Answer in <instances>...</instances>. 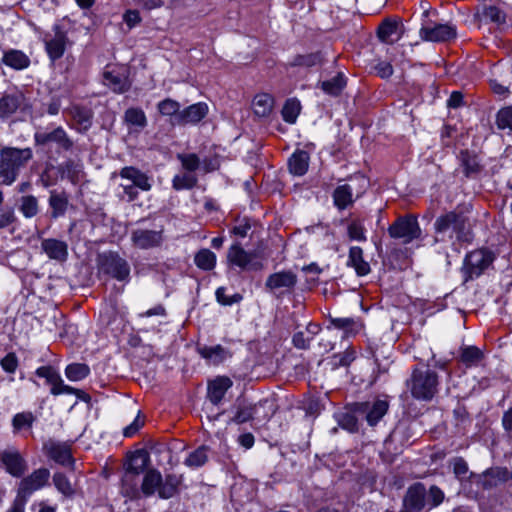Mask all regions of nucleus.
<instances>
[{
    "label": "nucleus",
    "mask_w": 512,
    "mask_h": 512,
    "mask_svg": "<svg viewBox=\"0 0 512 512\" xmlns=\"http://www.w3.org/2000/svg\"><path fill=\"white\" fill-rule=\"evenodd\" d=\"M434 231V243L453 242L454 238L459 242L471 240L469 220L462 211L453 210L437 217Z\"/></svg>",
    "instance_id": "f257e3e1"
},
{
    "label": "nucleus",
    "mask_w": 512,
    "mask_h": 512,
    "mask_svg": "<svg viewBox=\"0 0 512 512\" xmlns=\"http://www.w3.org/2000/svg\"><path fill=\"white\" fill-rule=\"evenodd\" d=\"M32 158L33 152L29 147H3L0 150V185H12Z\"/></svg>",
    "instance_id": "f03ea898"
},
{
    "label": "nucleus",
    "mask_w": 512,
    "mask_h": 512,
    "mask_svg": "<svg viewBox=\"0 0 512 512\" xmlns=\"http://www.w3.org/2000/svg\"><path fill=\"white\" fill-rule=\"evenodd\" d=\"M444 499L445 494L438 486L432 485L426 489L423 483L416 482L407 488L402 503H404V507L422 512L425 508L430 511L438 507Z\"/></svg>",
    "instance_id": "7ed1b4c3"
},
{
    "label": "nucleus",
    "mask_w": 512,
    "mask_h": 512,
    "mask_svg": "<svg viewBox=\"0 0 512 512\" xmlns=\"http://www.w3.org/2000/svg\"><path fill=\"white\" fill-rule=\"evenodd\" d=\"M149 464L150 456L144 449L136 450L130 455L122 479V491L125 496L139 498L140 492L137 487V477L149 469Z\"/></svg>",
    "instance_id": "20e7f679"
},
{
    "label": "nucleus",
    "mask_w": 512,
    "mask_h": 512,
    "mask_svg": "<svg viewBox=\"0 0 512 512\" xmlns=\"http://www.w3.org/2000/svg\"><path fill=\"white\" fill-rule=\"evenodd\" d=\"M438 375L432 370H421L415 367L411 376L406 380V386L411 395L422 401H430L438 392Z\"/></svg>",
    "instance_id": "39448f33"
},
{
    "label": "nucleus",
    "mask_w": 512,
    "mask_h": 512,
    "mask_svg": "<svg viewBox=\"0 0 512 512\" xmlns=\"http://www.w3.org/2000/svg\"><path fill=\"white\" fill-rule=\"evenodd\" d=\"M100 271L118 281H127L130 277V265L118 253L106 251L97 258Z\"/></svg>",
    "instance_id": "423d86ee"
},
{
    "label": "nucleus",
    "mask_w": 512,
    "mask_h": 512,
    "mask_svg": "<svg viewBox=\"0 0 512 512\" xmlns=\"http://www.w3.org/2000/svg\"><path fill=\"white\" fill-rule=\"evenodd\" d=\"M36 146L52 148L55 146L57 152L70 151L74 142L62 126H57L52 130H38L34 134Z\"/></svg>",
    "instance_id": "0eeeda50"
},
{
    "label": "nucleus",
    "mask_w": 512,
    "mask_h": 512,
    "mask_svg": "<svg viewBox=\"0 0 512 512\" xmlns=\"http://www.w3.org/2000/svg\"><path fill=\"white\" fill-rule=\"evenodd\" d=\"M388 233L391 238L400 239L403 244H409L413 240L421 237L422 231L417 217L409 214L398 217L389 228Z\"/></svg>",
    "instance_id": "6e6552de"
},
{
    "label": "nucleus",
    "mask_w": 512,
    "mask_h": 512,
    "mask_svg": "<svg viewBox=\"0 0 512 512\" xmlns=\"http://www.w3.org/2000/svg\"><path fill=\"white\" fill-rule=\"evenodd\" d=\"M50 476V471L47 468H39L23 477L17 488L18 501L26 504L34 492L48 485Z\"/></svg>",
    "instance_id": "1a4fd4ad"
},
{
    "label": "nucleus",
    "mask_w": 512,
    "mask_h": 512,
    "mask_svg": "<svg viewBox=\"0 0 512 512\" xmlns=\"http://www.w3.org/2000/svg\"><path fill=\"white\" fill-rule=\"evenodd\" d=\"M493 259V254L485 249H478L468 253L462 268L465 282L479 277L493 262Z\"/></svg>",
    "instance_id": "9d476101"
},
{
    "label": "nucleus",
    "mask_w": 512,
    "mask_h": 512,
    "mask_svg": "<svg viewBox=\"0 0 512 512\" xmlns=\"http://www.w3.org/2000/svg\"><path fill=\"white\" fill-rule=\"evenodd\" d=\"M389 403L386 400L354 403V411L365 419L369 426H375L388 412Z\"/></svg>",
    "instance_id": "9b49d317"
},
{
    "label": "nucleus",
    "mask_w": 512,
    "mask_h": 512,
    "mask_svg": "<svg viewBox=\"0 0 512 512\" xmlns=\"http://www.w3.org/2000/svg\"><path fill=\"white\" fill-rule=\"evenodd\" d=\"M297 275L292 271H280L268 276L265 288L279 296L291 292L297 284Z\"/></svg>",
    "instance_id": "f8f14e48"
},
{
    "label": "nucleus",
    "mask_w": 512,
    "mask_h": 512,
    "mask_svg": "<svg viewBox=\"0 0 512 512\" xmlns=\"http://www.w3.org/2000/svg\"><path fill=\"white\" fill-rule=\"evenodd\" d=\"M0 462L6 472L16 478L22 477L28 468L27 461L14 447L0 451Z\"/></svg>",
    "instance_id": "ddd939ff"
},
{
    "label": "nucleus",
    "mask_w": 512,
    "mask_h": 512,
    "mask_svg": "<svg viewBox=\"0 0 512 512\" xmlns=\"http://www.w3.org/2000/svg\"><path fill=\"white\" fill-rule=\"evenodd\" d=\"M471 476L476 477L477 484L484 490H492L509 480V470L507 467L496 466L478 475L472 473Z\"/></svg>",
    "instance_id": "4468645a"
},
{
    "label": "nucleus",
    "mask_w": 512,
    "mask_h": 512,
    "mask_svg": "<svg viewBox=\"0 0 512 512\" xmlns=\"http://www.w3.org/2000/svg\"><path fill=\"white\" fill-rule=\"evenodd\" d=\"M43 451L48 458L62 466H69L74 463L71 448L67 443L49 439L44 442Z\"/></svg>",
    "instance_id": "2eb2a0df"
},
{
    "label": "nucleus",
    "mask_w": 512,
    "mask_h": 512,
    "mask_svg": "<svg viewBox=\"0 0 512 512\" xmlns=\"http://www.w3.org/2000/svg\"><path fill=\"white\" fill-rule=\"evenodd\" d=\"M228 261L242 270H258L261 263L255 262L254 254L246 252L239 244L232 245L227 253Z\"/></svg>",
    "instance_id": "dca6fc26"
},
{
    "label": "nucleus",
    "mask_w": 512,
    "mask_h": 512,
    "mask_svg": "<svg viewBox=\"0 0 512 512\" xmlns=\"http://www.w3.org/2000/svg\"><path fill=\"white\" fill-rule=\"evenodd\" d=\"M456 35L455 26L450 24H438L420 29V37L424 41L445 42L454 39Z\"/></svg>",
    "instance_id": "f3484780"
},
{
    "label": "nucleus",
    "mask_w": 512,
    "mask_h": 512,
    "mask_svg": "<svg viewBox=\"0 0 512 512\" xmlns=\"http://www.w3.org/2000/svg\"><path fill=\"white\" fill-rule=\"evenodd\" d=\"M163 230L136 229L131 234L133 244L140 249L157 247L163 240Z\"/></svg>",
    "instance_id": "a211bd4d"
},
{
    "label": "nucleus",
    "mask_w": 512,
    "mask_h": 512,
    "mask_svg": "<svg viewBox=\"0 0 512 512\" xmlns=\"http://www.w3.org/2000/svg\"><path fill=\"white\" fill-rule=\"evenodd\" d=\"M458 159L465 177L475 179L481 174L483 165L481 164L479 157L475 152L469 150H461L458 155Z\"/></svg>",
    "instance_id": "6ab92c4d"
},
{
    "label": "nucleus",
    "mask_w": 512,
    "mask_h": 512,
    "mask_svg": "<svg viewBox=\"0 0 512 512\" xmlns=\"http://www.w3.org/2000/svg\"><path fill=\"white\" fill-rule=\"evenodd\" d=\"M41 250L51 260L65 262L68 258V244L59 239H43L41 241Z\"/></svg>",
    "instance_id": "aec40b11"
},
{
    "label": "nucleus",
    "mask_w": 512,
    "mask_h": 512,
    "mask_svg": "<svg viewBox=\"0 0 512 512\" xmlns=\"http://www.w3.org/2000/svg\"><path fill=\"white\" fill-rule=\"evenodd\" d=\"M119 176L124 180L130 181V185H134L141 191L147 192L152 188L150 178L136 167H123L119 172Z\"/></svg>",
    "instance_id": "412c9836"
},
{
    "label": "nucleus",
    "mask_w": 512,
    "mask_h": 512,
    "mask_svg": "<svg viewBox=\"0 0 512 512\" xmlns=\"http://www.w3.org/2000/svg\"><path fill=\"white\" fill-rule=\"evenodd\" d=\"M103 83L115 93H123L130 88V82L126 74L115 69L104 71Z\"/></svg>",
    "instance_id": "4be33fe9"
},
{
    "label": "nucleus",
    "mask_w": 512,
    "mask_h": 512,
    "mask_svg": "<svg viewBox=\"0 0 512 512\" xmlns=\"http://www.w3.org/2000/svg\"><path fill=\"white\" fill-rule=\"evenodd\" d=\"M208 112V107L205 103H196L183 109L176 118V125H186L197 123L202 120Z\"/></svg>",
    "instance_id": "5701e85b"
},
{
    "label": "nucleus",
    "mask_w": 512,
    "mask_h": 512,
    "mask_svg": "<svg viewBox=\"0 0 512 512\" xmlns=\"http://www.w3.org/2000/svg\"><path fill=\"white\" fill-rule=\"evenodd\" d=\"M232 381L226 376H219L208 384V398L212 404L218 405L224 398L227 390L232 386Z\"/></svg>",
    "instance_id": "b1692460"
},
{
    "label": "nucleus",
    "mask_w": 512,
    "mask_h": 512,
    "mask_svg": "<svg viewBox=\"0 0 512 512\" xmlns=\"http://www.w3.org/2000/svg\"><path fill=\"white\" fill-rule=\"evenodd\" d=\"M24 97L21 93H5L0 98V119L6 120L19 109Z\"/></svg>",
    "instance_id": "393cba45"
},
{
    "label": "nucleus",
    "mask_w": 512,
    "mask_h": 512,
    "mask_svg": "<svg viewBox=\"0 0 512 512\" xmlns=\"http://www.w3.org/2000/svg\"><path fill=\"white\" fill-rule=\"evenodd\" d=\"M399 28L397 20L386 18L378 26L377 36L382 42L391 44L400 38L401 32H399Z\"/></svg>",
    "instance_id": "a878e982"
},
{
    "label": "nucleus",
    "mask_w": 512,
    "mask_h": 512,
    "mask_svg": "<svg viewBox=\"0 0 512 512\" xmlns=\"http://www.w3.org/2000/svg\"><path fill=\"white\" fill-rule=\"evenodd\" d=\"M161 485V473L155 468H150L147 469L144 473L143 481L141 484V491L139 490V492H142L144 496L149 497L152 496L156 491L159 493Z\"/></svg>",
    "instance_id": "bb28decb"
},
{
    "label": "nucleus",
    "mask_w": 512,
    "mask_h": 512,
    "mask_svg": "<svg viewBox=\"0 0 512 512\" xmlns=\"http://www.w3.org/2000/svg\"><path fill=\"white\" fill-rule=\"evenodd\" d=\"M36 375L45 378L46 382L51 385V394L60 395L62 387L65 385L59 373L51 366H41L36 370Z\"/></svg>",
    "instance_id": "cd10ccee"
},
{
    "label": "nucleus",
    "mask_w": 512,
    "mask_h": 512,
    "mask_svg": "<svg viewBox=\"0 0 512 512\" xmlns=\"http://www.w3.org/2000/svg\"><path fill=\"white\" fill-rule=\"evenodd\" d=\"M48 203L51 208V218H60L64 216L67 211L69 204L68 195L65 192H57L56 190H52L49 194Z\"/></svg>",
    "instance_id": "c85d7f7f"
},
{
    "label": "nucleus",
    "mask_w": 512,
    "mask_h": 512,
    "mask_svg": "<svg viewBox=\"0 0 512 512\" xmlns=\"http://www.w3.org/2000/svg\"><path fill=\"white\" fill-rule=\"evenodd\" d=\"M347 265L353 267L358 276H365L371 270L369 263L364 260L362 248L358 246L350 248Z\"/></svg>",
    "instance_id": "c756f323"
},
{
    "label": "nucleus",
    "mask_w": 512,
    "mask_h": 512,
    "mask_svg": "<svg viewBox=\"0 0 512 512\" xmlns=\"http://www.w3.org/2000/svg\"><path fill=\"white\" fill-rule=\"evenodd\" d=\"M309 154L304 150L295 151L288 161L289 170L297 176L304 175L309 166Z\"/></svg>",
    "instance_id": "7c9ffc66"
},
{
    "label": "nucleus",
    "mask_w": 512,
    "mask_h": 512,
    "mask_svg": "<svg viewBox=\"0 0 512 512\" xmlns=\"http://www.w3.org/2000/svg\"><path fill=\"white\" fill-rule=\"evenodd\" d=\"M335 417L338 425L342 429H345L350 433L358 431V418L360 416L354 411V404H352L346 411L337 413Z\"/></svg>",
    "instance_id": "2f4dec72"
},
{
    "label": "nucleus",
    "mask_w": 512,
    "mask_h": 512,
    "mask_svg": "<svg viewBox=\"0 0 512 512\" xmlns=\"http://www.w3.org/2000/svg\"><path fill=\"white\" fill-rule=\"evenodd\" d=\"M66 35L57 29L54 37L46 41V51L51 60L55 61L61 58L65 52Z\"/></svg>",
    "instance_id": "473e14b6"
},
{
    "label": "nucleus",
    "mask_w": 512,
    "mask_h": 512,
    "mask_svg": "<svg viewBox=\"0 0 512 512\" xmlns=\"http://www.w3.org/2000/svg\"><path fill=\"white\" fill-rule=\"evenodd\" d=\"M2 61L7 66L16 70L27 68L30 64V59L26 54L14 49L5 52Z\"/></svg>",
    "instance_id": "72a5a7b5"
},
{
    "label": "nucleus",
    "mask_w": 512,
    "mask_h": 512,
    "mask_svg": "<svg viewBox=\"0 0 512 512\" xmlns=\"http://www.w3.org/2000/svg\"><path fill=\"white\" fill-rule=\"evenodd\" d=\"M353 189L349 184L338 186L333 192V201L339 210H344L353 203Z\"/></svg>",
    "instance_id": "f704fd0d"
},
{
    "label": "nucleus",
    "mask_w": 512,
    "mask_h": 512,
    "mask_svg": "<svg viewBox=\"0 0 512 512\" xmlns=\"http://www.w3.org/2000/svg\"><path fill=\"white\" fill-rule=\"evenodd\" d=\"M71 115L79 126V132H85L91 127L93 113L90 109L81 106H74L71 109Z\"/></svg>",
    "instance_id": "c9c22d12"
},
{
    "label": "nucleus",
    "mask_w": 512,
    "mask_h": 512,
    "mask_svg": "<svg viewBox=\"0 0 512 512\" xmlns=\"http://www.w3.org/2000/svg\"><path fill=\"white\" fill-rule=\"evenodd\" d=\"M18 209L25 218H33L40 211L38 199L34 195L21 196Z\"/></svg>",
    "instance_id": "e433bc0d"
},
{
    "label": "nucleus",
    "mask_w": 512,
    "mask_h": 512,
    "mask_svg": "<svg viewBox=\"0 0 512 512\" xmlns=\"http://www.w3.org/2000/svg\"><path fill=\"white\" fill-rule=\"evenodd\" d=\"M59 171L61 173L62 178L69 179L73 184L78 183L83 174L82 165L73 160H68L64 162L60 166Z\"/></svg>",
    "instance_id": "4c0bfd02"
},
{
    "label": "nucleus",
    "mask_w": 512,
    "mask_h": 512,
    "mask_svg": "<svg viewBox=\"0 0 512 512\" xmlns=\"http://www.w3.org/2000/svg\"><path fill=\"white\" fill-rule=\"evenodd\" d=\"M323 61L320 52L308 53L303 55H296L289 62L291 67H304L310 68L316 65H320Z\"/></svg>",
    "instance_id": "58836bf2"
},
{
    "label": "nucleus",
    "mask_w": 512,
    "mask_h": 512,
    "mask_svg": "<svg viewBox=\"0 0 512 512\" xmlns=\"http://www.w3.org/2000/svg\"><path fill=\"white\" fill-rule=\"evenodd\" d=\"M273 108V98L268 94H258L253 100V111L257 116H268Z\"/></svg>",
    "instance_id": "ea45409f"
},
{
    "label": "nucleus",
    "mask_w": 512,
    "mask_h": 512,
    "mask_svg": "<svg viewBox=\"0 0 512 512\" xmlns=\"http://www.w3.org/2000/svg\"><path fill=\"white\" fill-rule=\"evenodd\" d=\"M124 121L126 124L143 129L147 126V118L141 108H128L124 113Z\"/></svg>",
    "instance_id": "a19ab883"
},
{
    "label": "nucleus",
    "mask_w": 512,
    "mask_h": 512,
    "mask_svg": "<svg viewBox=\"0 0 512 512\" xmlns=\"http://www.w3.org/2000/svg\"><path fill=\"white\" fill-rule=\"evenodd\" d=\"M346 86V80L342 73H338L335 77L330 80L321 82L322 90L331 95L338 96Z\"/></svg>",
    "instance_id": "79ce46f5"
},
{
    "label": "nucleus",
    "mask_w": 512,
    "mask_h": 512,
    "mask_svg": "<svg viewBox=\"0 0 512 512\" xmlns=\"http://www.w3.org/2000/svg\"><path fill=\"white\" fill-rule=\"evenodd\" d=\"M209 448L207 446H200L191 452L185 459V465L191 468H199L203 466L209 458Z\"/></svg>",
    "instance_id": "37998d69"
},
{
    "label": "nucleus",
    "mask_w": 512,
    "mask_h": 512,
    "mask_svg": "<svg viewBox=\"0 0 512 512\" xmlns=\"http://www.w3.org/2000/svg\"><path fill=\"white\" fill-rule=\"evenodd\" d=\"M180 479L174 474H168L165 479H162V485L159 490V497L163 499H169L173 497L176 492Z\"/></svg>",
    "instance_id": "c03bdc74"
},
{
    "label": "nucleus",
    "mask_w": 512,
    "mask_h": 512,
    "mask_svg": "<svg viewBox=\"0 0 512 512\" xmlns=\"http://www.w3.org/2000/svg\"><path fill=\"white\" fill-rule=\"evenodd\" d=\"M198 351L203 358L210 360L213 364L222 362L227 355L225 349L220 345L212 347L204 346L199 348Z\"/></svg>",
    "instance_id": "a18cd8bd"
},
{
    "label": "nucleus",
    "mask_w": 512,
    "mask_h": 512,
    "mask_svg": "<svg viewBox=\"0 0 512 512\" xmlns=\"http://www.w3.org/2000/svg\"><path fill=\"white\" fill-rule=\"evenodd\" d=\"M90 373L88 365L83 363H73L66 367L65 375L70 381H80L86 378Z\"/></svg>",
    "instance_id": "49530a36"
},
{
    "label": "nucleus",
    "mask_w": 512,
    "mask_h": 512,
    "mask_svg": "<svg viewBox=\"0 0 512 512\" xmlns=\"http://www.w3.org/2000/svg\"><path fill=\"white\" fill-rule=\"evenodd\" d=\"M157 108L163 116L173 117V124H176V118L181 112L180 104L177 101L171 98L164 99L158 103Z\"/></svg>",
    "instance_id": "de8ad7c7"
},
{
    "label": "nucleus",
    "mask_w": 512,
    "mask_h": 512,
    "mask_svg": "<svg viewBox=\"0 0 512 512\" xmlns=\"http://www.w3.org/2000/svg\"><path fill=\"white\" fill-rule=\"evenodd\" d=\"M195 264L203 270H212L216 264V256L209 249H202L195 255Z\"/></svg>",
    "instance_id": "09e8293b"
},
{
    "label": "nucleus",
    "mask_w": 512,
    "mask_h": 512,
    "mask_svg": "<svg viewBox=\"0 0 512 512\" xmlns=\"http://www.w3.org/2000/svg\"><path fill=\"white\" fill-rule=\"evenodd\" d=\"M301 105L300 102L295 99H289L285 102L282 109V117L287 123H295L299 113Z\"/></svg>",
    "instance_id": "8fccbe9b"
},
{
    "label": "nucleus",
    "mask_w": 512,
    "mask_h": 512,
    "mask_svg": "<svg viewBox=\"0 0 512 512\" xmlns=\"http://www.w3.org/2000/svg\"><path fill=\"white\" fill-rule=\"evenodd\" d=\"M483 358L482 351L476 346H467L462 348L461 361L467 365L472 366L478 364Z\"/></svg>",
    "instance_id": "3c124183"
},
{
    "label": "nucleus",
    "mask_w": 512,
    "mask_h": 512,
    "mask_svg": "<svg viewBox=\"0 0 512 512\" xmlns=\"http://www.w3.org/2000/svg\"><path fill=\"white\" fill-rule=\"evenodd\" d=\"M53 483L56 489L66 497H72L75 493V490L69 481V479L60 472H57L53 475Z\"/></svg>",
    "instance_id": "603ef678"
},
{
    "label": "nucleus",
    "mask_w": 512,
    "mask_h": 512,
    "mask_svg": "<svg viewBox=\"0 0 512 512\" xmlns=\"http://www.w3.org/2000/svg\"><path fill=\"white\" fill-rule=\"evenodd\" d=\"M330 323L334 328L341 329L346 335L355 334L358 331V325L353 318H330Z\"/></svg>",
    "instance_id": "864d4df0"
},
{
    "label": "nucleus",
    "mask_w": 512,
    "mask_h": 512,
    "mask_svg": "<svg viewBox=\"0 0 512 512\" xmlns=\"http://www.w3.org/2000/svg\"><path fill=\"white\" fill-rule=\"evenodd\" d=\"M35 417L31 412H22L16 414L12 419V425L15 431H19L23 428H31Z\"/></svg>",
    "instance_id": "5fc2aeb1"
},
{
    "label": "nucleus",
    "mask_w": 512,
    "mask_h": 512,
    "mask_svg": "<svg viewBox=\"0 0 512 512\" xmlns=\"http://www.w3.org/2000/svg\"><path fill=\"white\" fill-rule=\"evenodd\" d=\"M197 183L196 176L186 173L182 175H176L173 178V188L176 190L191 189Z\"/></svg>",
    "instance_id": "6e6d98bb"
},
{
    "label": "nucleus",
    "mask_w": 512,
    "mask_h": 512,
    "mask_svg": "<svg viewBox=\"0 0 512 512\" xmlns=\"http://www.w3.org/2000/svg\"><path fill=\"white\" fill-rule=\"evenodd\" d=\"M355 359L353 350H346L343 353L334 354L331 358L333 368L349 366Z\"/></svg>",
    "instance_id": "4d7b16f0"
},
{
    "label": "nucleus",
    "mask_w": 512,
    "mask_h": 512,
    "mask_svg": "<svg viewBox=\"0 0 512 512\" xmlns=\"http://www.w3.org/2000/svg\"><path fill=\"white\" fill-rule=\"evenodd\" d=\"M252 410L255 412L256 408H251L250 404L239 405L231 421L236 424H243L253 420Z\"/></svg>",
    "instance_id": "13d9d810"
},
{
    "label": "nucleus",
    "mask_w": 512,
    "mask_h": 512,
    "mask_svg": "<svg viewBox=\"0 0 512 512\" xmlns=\"http://www.w3.org/2000/svg\"><path fill=\"white\" fill-rule=\"evenodd\" d=\"M496 124L499 129L512 131V107H505L499 110L496 116Z\"/></svg>",
    "instance_id": "bf43d9fd"
},
{
    "label": "nucleus",
    "mask_w": 512,
    "mask_h": 512,
    "mask_svg": "<svg viewBox=\"0 0 512 512\" xmlns=\"http://www.w3.org/2000/svg\"><path fill=\"white\" fill-rule=\"evenodd\" d=\"M178 159L181 161L182 166L190 172L200 167V159L196 154H179Z\"/></svg>",
    "instance_id": "052dcab7"
},
{
    "label": "nucleus",
    "mask_w": 512,
    "mask_h": 512,
    "mask_svg": "<svg viewBox=\"0 0 512 512\" xmlns=\"http://www.w3.org/2000/svg\"><path fill=\"white\" fill-rule=\"evenodd\" d=\"M17 221L14 209L9 207L0 211V229H4Z\"/></svg>",
    "instance_id": "680f3d73"
},
{
    "label": "nucleus",
    "mask_w": 512,
    "mask_h": 512,
    "mask_svg": "<svg viewBox=\"0 0 512 512\" xmlns=\"http://www.w3.org/2000/svg\"><path fill=\"white\" fill-rule=\"evenodd\" d=\"M2 369L7 373H14L18 367V358L15 353H8L1 361Z\"/></svg>",
    "instance_id": "e2e57ef3"
},
{
    "label": "nucleus",
    "mask_w": 512,
    "mask_h": 512,
    "mask_svg": "<svg viewBox=\"0 0 512 512\" xmlns=\"http://www.w3.org/2000/svg\"><path fill=\"white\" fill-rule=\"evenodd\" d=\"M216 298L222 305H232L242 300V296L240 294H234L231 297L226 296L224 287H220L216 290Z\"/></svg>",
    "instance_id": "0e129e2a"
},
{
    "label": "nucleus",
    "mask_w": 512,
    "mask_h": 512,
    "mask_svg": "<svg viewBox=\"0 0 512 512\" xmlns=\"http://www.w3.org/2000/svg\"><path fill=\"white\" fill-rule=\"evenodd\" d=\"M453 473L458 479H463L468 473V464L462 457H456L452 460Z\"/></svg>",
    "instance_id": "69168bd1"
},
{
    "label": "nucleus",
    "mask_w": 512,
    "mask_h": 512,
    "mask_svg": "<svg viewBox=\"0 0 512 512\" xmlns=\"http://www.w3.org/2000/svg\"><path fill=\"white\" fill-rule=\"evenodd\" d=\"M376 75L382 79H387L393 74V67L389 62L379 61L373 66Z\"/></svg>",
    "instance_id": "338daca9"
},
{
    "label": "nucleus",
    "mask_w": 512,
    "mask_h": 512,
    "mask_svg": "<svg viewBox=\"0 0 512 512\" xmlns=\"http://www.w3.org/2000/svg\"><path fill=\"white\" fill-rule=\"evenodd\" d=\"M483 14L486 18H489L491 21H493L495 23L505 22L504 13L499 8H497L495 6L485 7Z\"/></svg>",
    "instance_id": "774afa93"
}]
</instances>
